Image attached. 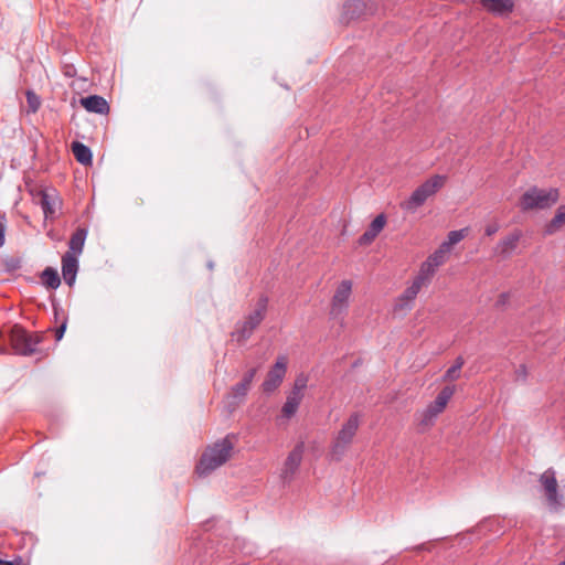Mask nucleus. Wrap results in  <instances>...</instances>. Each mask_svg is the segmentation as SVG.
<instances>
[{
  "label": "nucleus",
  "mask_w": 565,
  "mask_h": 565,
  "mask_svg": "<svg viewBox=\"0 0 565 565\" xmlns=\"http://www.w3.org/2000/svg\"><path fill=\"white\" fill-rule=\"evenodd\" d=\"M234 445L228 437H225L212 446L207 447L202 454L196 466V472L200 477H205L212 471L223 466L230 458Z\"/></svg>",
  "instance_id": "obj_1"
},
{
  "label": "nucleus",
  "mask_w": 565,
  "mask_h": 565,
  "mask_svg": "<svg viewBox=\"0 0 565 565\" xmlns=\"http://www.w3.org/2000/svg\"><path fill=\"white\" fill-rule=\"evenodd\" d=\"M360 423L361 416L359 413L351 414L343 423L330 448V456L333 460L340 461L343 458L356 435Z\"/></svg>",
  "instance_id": "obj_2"
},
{
  "label": "nucleus",
  "mask_w": 565,
  "mask_h": 565,
  "mask_svg": "<svg viewBox=\"0 0 565 565\" xmlns=\"http://www.w3.org/2000/svg\"><path fill=\"white\" fill-rule=\"evenodd\" d=\"M447 178L440 174H434L414 190L412 195L401 203L403 210L415 212L427 199L435 195L446 183Z\"/></svg>",
  "instance_id": "obj_3"
},
{
  "label": "nucleus",
  "mask_w": 565,
  "mask_h": 565,
  "mask_svg": "<svg viewBox=\"0 0 565 565\" xmlns=\"http://www.w3.org/2000/svg\"><path fill=\"white\" fill-rule=\"evenodd\" d=\"M267 306L268 297L262 295L257 300L254 310L249 312L243 321L237 322L235 331L232 333L233 338H235L238 342H244L249 339L254 330L265 319Z\"/></svg>",
  "instance_id": "obj_4"
},
{
  "label": "nucleus",
  "mask_w": 565,
  "mask_h": 565,
  "mask_svg": "<svg viewBox=\"0 0 565 565\" xmlns=\"http://www.w3.org/2000/svg\"><path fill=\"white\" fill-rule=\"evenodd\" d=\"M559 198L557 189H540L532 186L520 199V207L523 211L544 210L554 205Z\"/></svg>",
  "instance_id": "obj_5"
},
{
  "label": "nucleus",
  "mask_w": 565,
  "mask_h": 565,
  "mask_svg": "<svg viewBox=\"0 0 565 565\" xmlns=\"http://www.w3.org/2000/svg\"><path fill=\"white\" fill-rule=\"evenodd\" d=\"M9 340L17 354L29 356L36 352V347L41 338L36 334L29 333L20 326H14L10 330Z\"/></svg>",
  "instance_id": "obj_6"
},
{
  "label": "nucleus",
  "mask_w": 565,
  "mask_h": 565,
  "mask_svg": "<svg viewBox=\"0 0 565 565\" xmlns=\"http://www.w3.org/2000/svg\"><path fill=\"white\" fill-rule=\"evenodd\" d=\"M540 483L542 486L547 505L554 511L563 508V495L558 493V484L554 469L550 468L540 476Z\"/></svg>",
  "instance_id": "obj_7"
},
{
  "label": "nucleus",
  "mask_w": 565,
  "mask_h": 565,
  "mask_svg": "<svg viewBox=\"0 0 565 565\" xmlns=\"http://www.w3.org/2000/svg\"><path fill=\"white\" fill-rule=\"evenodd\" d=\"M287 371V359L279 356L274 366L268 371L265 381L262 384V390L266 394L275 392L284 381Z\"/></svg>",
  "instance_id": "obj_8"
},
{
  "label": "nucleus",
  "mask_w": 565,
  "mask_h": 565,
  "mask_svg": "<svg viewBox=\"0 0 565 565\" xmlns=\"http://www.w3.org/2000/svg\"><path fill=\"white\" fill-rule=\"evenodd\" d=\"M351 291V280H342L332 297L330 310V315L332 318H338L347 311Z\"/></svg>",
  "instance_id": "obj_9"
},
{
  "label": "nucleus",
  "mask_w": 565,
  "mask_h": 565,
  "mask_svg": "<svg viewBox=\"0 0 565 565\" xmlns=\"http://www.w3.org/2000/svg\"><path fill=\"white\" fill-rule=\"evenodd\" d=\"M303 452H305V443L303 441H299L295 446V448L289 452V455L284 463L281 473H280V478L285 482H288L292 479L294 475L296 473V471L298 470V468L301 463Z\"/></svg>",
  "instance_id": "obj_10"
},
{
  "label": "nucleus",
  "mask_w": 565,
  "mask_h": 565,
  "mask_svg": "<svg viewBox=\"0 0 565 565\" xmlns=\"http://www.w3.org/2000/svg\"><path fill=\"white\" fill-rule=\"evenodd\" d=\"M78 270L77 256L66 252L62 257V275L68 286H73Z\"/></svg>",
  "instance_id": "obj_11"
},
{
  "label": "nucleus",
  "mask_w": 565,
  "mask_h": 565,
  "mask_svg": "<svg viewBox=\"0 0 565 565\" xmlns=\"http://www.w3.org/2000/svg\"><path fill=\"white\" fill-rule=\"evenodd\" d=\"M386 224V218L384 214L377 215L372 223L370 224L369 228L364 232L363 235L359 238L360 245H367L374 241V238L379 235V233L384 228Z\"/></svg>",
  "instance_id": "obj_12"
},
{
  "label": "nucleus",
  "mask_w": 565,
  "mask_h": 565,
  "mask_svg": "<svg viewBox=\"0 0 565 565\" xmlns=\"http://www.w3.org/2000/svg\"><path fill=\"white\" fill-rule=\"evenodd\" d=\"M454 393L455 386H445L439 392L435 401L430 403L426 408H428L429 412L433 413V415L438 416L440 413L444 412Z\"/></svg>",
  "instance_id": "obj_13"
},
{
  "label": "nucleus",
  "mask_w": 565,
  "mask_h": 565,
  "mask_svg": "<svg viewBox=\"0 0 565 565\" xmlns=\"http://www.w3.org/2000/svg\"><path fill=\"white\" fill-rule=\"evenodd\" d=\"M82 106L89 113L95 114H107L109 111V105L106 99L98 95H92L81 99Z\"/></svg>",
  "instance_id": "obj_14"
},
{
  "label": "nucleus",
  "mask_w": 565,
  "mask_h": 565,
  "mask_svg": "<svg viewBox=\"0 0 565 565\" xmlns=\"http://www.w3.org/2000/svg\"><path fill=\"white\" fill-rule=\"evenodd\" d=\"M521 236L522 233L520 231H514L510 235L502 238L495 246V254L503 257L509 256L516 248Z\"/></svg>",
  "instance_id": "obj_15"
},
{
  "label": "nucleus",
  "mask_w": 565,
  "mask_h": 565,
  "mask_svg": "<svg viewBox=\"0 0 565 565\" xmlns=\"http://www.w3.org/2000/svg\"><path fill=\"white\" fill-rule=\"evenodd\" d=\"M417 286L412 285L396 299L394 309L395 311H407L412 308V302L418 295Z\"/></svg>",
  "instance_id": "obj_16"
},
{
  "label": "nucleus",
  "mask_w": 565,
  "mask_h": 565,
  "mask_svg": "<svg viewBox=\"0 0 565 565\" xmlns=\"http://www.w3.org/2000/svg\"><path fill=\"white\" fill-rule=\"evenodd\" d=\"M39 204L41 205L45 217H53L56 212L58 200L54 194L47 192H41L39 198Z\"/></svg>",
  "instance_id": "obj_17"
},
{
  "label": "nucleus",
  "mask_w": 565,
  "mask_h": 565,
  "mask_svg": "<svg viewBox=\"0 0 565 565\" xmlns=\"http://www.w3.org/2000/svg\"><path fill=\"white\" fill-rule=\"evenodd\" d=\"M481 2L487 10L497 14H503L513 9L512 0H481Z\"/></svg>",
  "instance_id": "obj_18"
},
{
  "label": "nucleus",
  "mask_w": 565,
  "mask_h": 565,
  "mask_svg": "<svg viewBox=\"0 0 565 565\" xmlns=\"http://www.w3.org/2000/svg\"><path fill=\"white\" fill-rule=\"evenodd\" d=\"M86 236H87V231L85 228H77L73 233V235L70 239V243H68L70 250L68 252H71L72 254H74L76 256L79 255L83 252Z\"/></svg>",
  "instance_id": "obj_19"
},
{
  "label": "nucleus",
  "mask_w": 565,
  "mask_h": 565,
  "mask_svg": "<svg viewBox=\"0 0 565 565\" xmlns=\"http://www.w3.org/2000/svg\"><path fill=\"white\" fill-rule=\"evenodd\" d=\"M72 151L75 159L82 164H90L92 163V151L90 149L82 142L74 141L72 143Z\"/></svg>",
  "instance_id": "obj_20"
},
{
  "label": "nucleus",
  "mask_w": 565,
  "mask_h": 565,
  "mask_svg": "<svg viewBox=\"0 0 565 565\" xmlns=\"http://www.w3.org/2000/svg\"><path fill=\"white\" fill-rule=\"evenodd\" d=\"M344 10L350 19L360 18L366 14V4L364 0H348L344 4Z\"/></svg>",
  "instance_id": "obj_21"
},
{
  "label": "nucleus",
  "mask_w": 565,
  "mask_h": 565,
  "mask_svg": "<svg viewBox=\"0 0 565 565\" xmlns=\"http://www.w3.org/2000/svg\"><path fill=\"white\" fill-rule=\"evenodd\" d=\"M41 278L43 285L47 288L56 289L61 285L58 273L52 267H46L43 270Z\"/></svg>",
  "instance_id": "obj_22"
},
{
  "label": "nucleus",
  "mask_w": 565,
  "mask_h": 565,
  "mask_svg": "<svg viewBox=\"0 0 565 565\" xmlns=\"http://www.w3.org/2000/svg\"><path fill=\"white\" fill-rule=\"evenodd\" d=\"M565 224V205L557 209L554 217L546 226V233L553 234L558 231Z\"/></svg>",
  "instance_id": "obj_23"
},
{
  "label": "nucleus",
  "mask_w": 565,
  "mask_h": 565,
  "mask_svg": "<svg viewBox=\"0 0 565 565\" xmlns=\"http://www.w3.org/2000/svg\"><path fill=\"white\" fill-rule=\"evenodd\" d=\"M301 399L302 398L297 395L289 394L281 409L282 416L289 418L295 415L301 403Z\"/></svg>",
  "instance_id": "obj_24"
},
{
  "label": "nucleus",
  "mask_w": 565,
  "mask_h": 565,
  "mask_svg": "<svg viewBox=\"0 0 565 565\" xmlns=\"http://www.w3.org/2000/svg\"><path fill=\"white\" fill-rule=\"evenodd\" d=\"M248 391L249 390L245 386V384H242L239 382L232 387L231 393L228 394V397L234 401L233 403L239 404L244 401Z\"/></svg>",
  "instance_id": "obj_25"
},
{
  "label": "nucleus",
  "mask_w": 565,
  "mask_h": 565,
  "mask_svg": "<svg viewBox=\"0 0 565 565\" xmlns=\"http://www.w3.org/2000/svg\"><path fill=\"white\" fill-rule=\"evenodd\" d=\"M465 232H466V230L451 231L448 234L447 241L441 244V246H444V249H447L450 252V249L454 245L458 244L461 239H463Z\"/></svg>",
  "instance_id": "obj_26"
},
{
  "label": "nucleus",
  "mask_w": 565,
  "mask_h": 565,
  "mask_svg": "<svg viewBox=\"0 0 565 565\" xmlns=\"http://www.w3.org/2000/svg\"><path fill=\"white\" fill-rule=\"evenodd\" d=\"M436 418V415H433L428 408H425L418 414V425L423 428H429L434 425Z\"/></svg>",
  "instance_id": "obj_27"
},
{
  "label": "nucleus",
  "mask_w": 565,
  "mask_h": 565,
  "mask_svg": "<svg viewBox=\"0 0 565 565\" xmlns=\"http://www.w3.org/2000/svg\"><path fill=\"white\" fill-rule=\"evenodd\" d=\"M448 253L449 250L444 249V246L440 245V247L434 254H431L427 260H429L433 266L438 268L445 263Z\"/></svg>",
  "instance_id": "obj_28"
},
{
  "label": "nucleus",
  "mask_w": 565,
  "mask_h": 565,
  "mask_svg": "<svg viewBox=\"0 0 565 565\" xmlns=\"http://www.w3.org/2000/svg\"><path fill=\"white\" fill-rule=\"evenodd\" d=\"M307 383H308V377L306 375H303V374L298 375L295 381L292 392L290 394L297 395L300 398H302V396H303L302 391L307 387Z\"/></svg>",
  "instance_id": "obj_29"
},
{
  "label": "nucleus",
  "mask_w": 565,
  "mask_h": 565,
  "mask_svg": "<svg viewBox=\"0 0 565 565\" xmlns=\"http://www.w3.org/2000/svg\"><path fill=\"white\" fill-rule=\"evenodd\" d=\"M26 102H28L29 111H31V113L38 111V109L40 108V105H41V100L34 92H32V90L26 92Z\"/></svg>",
  "instance_id": "obj_30"
},
{
  "label": "nucleus",
  "mask_w": 565,
  "mask_h": 565,
  "mask_svg": "<svg viewBox=\"0 0 565 565\" xmlns=\"http://www.w3.org/2000/svg\"><path fill=\"white\" fill-rule=\"evenodd\" d=\"M460 371H461V370H459L458 367H456V366H454V365H452L451 367H449V369L446 371V373H445V375H444L443 380H444L445 382H452V381H456V380H458V379H459V376H460Z\"/></svg>",
  "instance_id": "obj_31"
},
{
  "label": "nucleus",
  "mask_w": 565,
  "mask_h": 565,
  "mask_svg": "<svg viewBox=\"0 0 565 565\" xmlns=\"http://www.w3.org/2000/svg\"><path fill=\"white\" fill-rule=\"evenodd\" d=\"M436 269H437V267L433 266V264L429 260H425L422 264L419 271L422 274H424L425 276H427L429 279H431V277L434 276Z\"/></svg>",
  "instance_id": "obj_32"
},
{
  "label": "nucleus",
  "mask_w": 565,
  "mask_h": 565,
  "mask_svg": "<svg viewBox=\"0 0 565 565\" xmlns=\"http://www.w3.org/2000/svg\"><path fill=\"white\" fill-rule=\"evenodd\" d=\"M429 281H430V279L419 271L418 275L414 278L412 286L413 287L417 286V290L420 291L423 286L428 285Z\"/></svg>",
  "instance_id": "obj_33"
},
{
  "label": "nucleus",
  "mask_w": 565,
  "mask_h": 565,
  "mask_svg": "<svg viewBox=\"0 0 565 565\" xmlns=\"http://www.w3.org/2000/svg\"><path fill=\"white\" fill-rule=\"evenodd\" d=\"M256 373H257V369H250L248 372L245 373V375L243 376L241 383L245 384V386L248 390H250V386H252V383H253V380H254Z\"/></svg>",
  "instance_id": "obj_34"
},
{
  "label": "nucleus",
  "mask_w": 565,
  "mask_h": 565,
  "mask_svg": "<svg viewBox=\"0 0 565 565\" xmlns=\"http://www.w3.org/2000/svg\"><path fill=\"white\" fill-rule=\"evenodd\" d=\"M66 326H67V320L64 319L63 322L61 323V326L55 331L56 341H60L63 338L64 332L66 330Z\"/></svg>",
  "instance_id": "obj_35"
},
{
  "label": "nucleus",
  "mask_w": 565,
  "mask_h": 565,
  "mask_svg": "<svg viewBox=\"0 0 565 565\" xmlns=\"http://www.w3.org/2000/svg\"><path fill=\"white\" fill-rule=\"evenodd\" d=\"M499 231V225L498 224H491V225H488L486 227V234L488 236H492L493 234H495L497 232Z\"/></svg>",
  "instance_id": "obj_36"
},
{
  "label": "nucleus",
  "mask_w": 565,
  "mask_h": 565,
  "mask_svg": "<svg viewBox=\"0 0 565 565\" xmlns=\"http://www.w3.org/2000/svg\"><path fill=\"white\" fill-rule=\"evenodd\" d=\"M516 376L518 379H522V380H525L526 377V369L524 365H520L519 369L516 370Z\"/></svg>",
  "instance_id": "obj_37"
},
{
  "label": "nucleus",
  "mask_w": 565,
  "mask_h": 565,
  "mask_svg": "<svg viewBox=\"0 0 565 565\" xmlns=\"http://www.w3.org/2000/svg\"><path fill=\"white\" fill-rule=\"evenodd\" d=\"M4 230H6L4 223L0 218V247L4 244Z\"/></svg>",
  "instance_id": "obj_38"
},
{
  "label": "nucleus",
  "mask_w": 565,
  "mask_h": 565,
  "mask_svg": "<svg viewBox=\"0 0 565 565\" xmlns=\"http://www.w3.org/2000/svg\"><path fill=\"white\" fill-rule=\"evenodd\" d=\"M465 364V360L462 356H458L455 361V364L454 366L458 367L459 370H461V367L463 366Z\"/></svg>",
  "instance_id": "obj_39"
},
{
  "label": "nucleus",
  "mask_w": 565,
  "mask_h": 565,
  "mask_svg": "<svg viewBox=\"0 0 565 565\" xmlns=\"http://www.w3.org/2000/svg\"><path fill=\"white\" fill-rule=\"evenodd\" d=\"M54 313H55V317H57V315H58L57 308H54Z\"/></svg>",
  "instance_id": "obj_40"
},
{
  "label": "nucleus",
  "mask_w": 565,
  "mask_h": 565,
  "mask_svg": "<svg viewBox=\"0 0 565 565\" xmlns=\"http://www.w3.org/2000/svg\"><path fill=\"white\" fill-rule=\"evenodd\" d=\"M558 565H565V561H564V562H562V563H559Z\"/></svg>",
  "instance_id": "obj_41"
}]
</instances>
